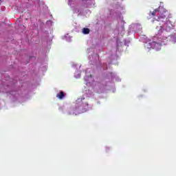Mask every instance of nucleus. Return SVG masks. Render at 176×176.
<instances>
[{"label": "nucleus", "instance_id": "f257e3e1", "mask_svg": "<svg viewBox=\"0 0 176 176\" xmlns=\"http://www.w3.org/2000/svg\"><path fill=\"white\" fill-rule=\"evenodd\" d=\"M57 98H59V100H63V98H64V97H65V94L61 91H60L59 94L56 95Z\"/></svg>", "mask_w": 176, "mask_h": 176}, {"label": "nucleus", "instance_id": "f03ea898", "mask_svg": "<svg viewBox=\"0 0 176 176\" xmlns=\"http://www.w3.org/2000/svg\"><path fill=\"white\" fill-rule=\"evenodd\" d=\"M82 34H84L85 35H87L88 34H90V29L87 28H84L82 29Z\"/></svg>", "mask_w": 176, "mask_h": 176}, {"label": "nucleus", "instance_id": "7ed1b4c3", "mask_svg": "<svg viewBox=\"0 0 176 176\" xmlns=\"http://www.w3.org/2000/svg\"><path fill=\"white\" fill-rule=\"evenodd\" d=\"M159 12L158 9H155L152 12H151V16H156V12Z\"/></svg>", "mask_w": 176, "mask_h": 176}]
</instances>
